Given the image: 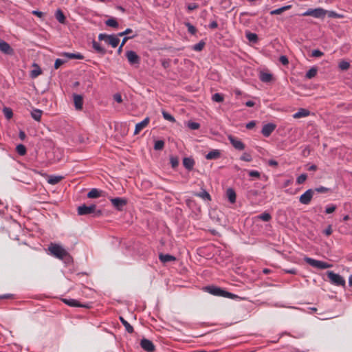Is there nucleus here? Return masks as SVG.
Returning a JSON list of instances; mask_svg holds the SVG:
<instances>
[{
    "label": "nucleus",
    "mask_w": 352,
    "mask_h": 352,
    "mask_svg": "<svg viewBox=\"0 0 352 352\" xmlns=\"http://www.w3.org/2000/svg\"><path fill=\"white\" fill-rule=\"evenodd\" d=\"M208 291L211 294H213L214 296L227 297L232 299L236 297V295L228 292H226L225 290H223L219 287H210L208 288Z\"/></svg>",
    "instance_id": "7"
},
{
    "label": "nucleus",
    "mask_w": 352,
    "mask_h": 352,
    "mask_svg": "<svg viewBox=\"0 0 352 352\" xmlns=\"http://www.w3.org/2000/svg\"><path fill=\"white\" fill-rule=\"evenodd\" d=\"M255 125H256L255 121H251L246 124V128L248 129H252L255 126Z\"/></svg>",
    "instance_id": "62"
},
{
    "label": "nucleus",
    "mask_w": 352,
    "mask_h": 352,
    "mask_svg": "<svg viewBox=\"0 0 352 352\" xmlns=\"http://www.w3.org/2000/svg\"><path fill=\"white\" fill-rule=\"evenodd\" d=\"M259 78L262 82H269L272 80V75L270 73L262 72L260 74Z\"/></svg>",
    "instance_id": "24"
},
{
    "label": "nucleus",
    "mask_w": 352,
    "mask_h": 352,
    "mask_svg": "<svg viewBox=\"0 0 352 352\" xmlns=\"http://www.w3.org/2000/svg\"><path fill=\"white\" fill-rule=\"evenodd\" d=\"M159 259L162 263H166L170 261H175L176 258L174 256L170 254H160L159 255Z\"/></svg>",
    "instance_id": "20"
},
{
    "label": "nucleus",
    "mask_w": 352,
    "mask_h": 352,
    "mask_svg": "<svg viewBox=\"0 0 352 352\" xmlns=\"http://www.w3.org/2000/svg\"><path fill=\"white\" fill-rule=\"evenodd\" d=\"M183 165L186 169L190 170L193 168L195 161L192 158L185 157L183 160Z\"/></svg>",
    "instance_id": "21"
},
{
    "label": "nucleus",
    "mask_w": 352,
    "mask_h": 352,
    "mask_svg": "<svg viewBox=\"0 0 352 352\" xmlns=\"http://www.w3.org/2000/svg\"><path fill=\"white\" fill-rule=\"evenodd\" d=\"M349 67H350V64L347 61L342 60L339 63V68L341 70H347Z\"/></svg>",
    "instance_id": "42"
},
{
    "label": "nucleus",
    "mask_w": 352,
    "mask_h": 352,
    "mask_svg": "<svg viewBox=\"0 0 352 352\" xmlns=\"http://www.w3.org/2000/svg\"><path fill=\"white\" fill-rule=\"evenodd\" d=\"M112 205L118 210H122L123 208L127 204V200L124 198L116 197L110 199Z\"/></svg>",
    "instance_id": "9"
},
{
    "label": "nucleus",
    "mask_w": 352,
    "mask_h": 352,
    "mask_svg": "<svg viewBox=\"0 0 352 352\" xmlns=\"http://www.w3.org/2000/svg\"><path fill=\"white\" fill-rule=\"evenodd\" d=\"M120 320L122 322V324L125 327L126 331L129 333H132L134 331L133 327L122 317H120Z\"/></svg>",
    "instance_id": "29"
},
{
    "label": "nucleus",
    "mask_w": 352,
    "mask_h": 352,
    "mask_svg": "<svg viewBox=\"0 0 352 352\" xmlns=\"http://www.w3.org/2000/svg\"><path fill=\"white\" fill-rule=\"evenodd\" d=\"M50 254L58 259L69 261L70 256L67 251L63 246L56 243H50L48 247Z\"/></svg>",
    "instance_id": "1"
},
{
    "label": "nucleus",
    "mask_w": 352,
    "mask_h": 352,
    "mask_svg": "<svg viewBox=\"0 0 352 352\" xmlns=\"http://www.w3.org/2000/svg\"><path fill=\"white\" fill-rule=\"evenodd\" d=\"M302 16H311L317 19H323L327 15V10L322 8L309 9L302 14Z\"/></svg>",
    "instance_id": "6"
},
{
    "label": "nucleus",
    "mask_w": 352,
    "mask_h": 352,
    "mask_svg": "<svg viewBox=\"0 0 352 352\" xmlns=\"http://www.w3.org/2000/svg\"><path fill=\"white\" fill-rule=\"evenodd\" d=\"M246 38L252 43H256L258 41L257 34L252 32H248L246 34Z\"/></svg>",
    "instance_id": "35"
},
{
    "label": "nucleus",
    "mask_w": 352,
    "mask_h": 352,
    "mask_svg": "<svg viewBox=\"0 0 352 352\" xmlns=\"http://www.w3.org/2000/svg\"><path fill=\"white\" fill-rule=\"evenodd\" d=\"M133 33V30L131 28H127L126 30H124V32H120L118 33V36H123L124 35H128V34H130Z\"/></svg>",
    "instance_id": "57"
},
{
    "label": "nucleus",
    "mask_w": 352,
    "mask_h": 352,
    "mask_svg": "<svg viewBox=\"0 0 352 352\" xmlns=\"http://www.w3.org/2000/svg\"><path fill=\"white\" fill-rule=\"evenodd\" d=\"M248 174L250 177H252L259 178L261 176V173L258 170H249Z\"/></svg>",
    "instance_id": "52"
},
{
    "label": "nucleus",
    "mask_w": 352,
    "mask_h": 352,
    "mask_svg": "<svg viewBox=\"0 0 352 352\" xmlns=\"http://www.w3.org/2000/svg\"><path fill=\"white\" fill-rule=\"evenodd\" d=\"M0 51L8 55H12L14 53V50L10 45L2 40H0Z\"/></svg>",
    "instance_id": "15"
},
{
    "label": "nucleus",
    "mask_w": 352,
    "mask_h": 352,
    "mask_svg": "<svg viewBox=\"0 0 352 352\" xmlns=\"http://www.w3.org/2000/svg\"><path fill=\"white\" fill-rule=\"evenodd\" d=\"M64 63L65 61L63 60L57 58L54 63V69H58Z\"/></svg>",
    "instance_id": "54"
},
{
    "label": "nucleus",
    "mask_w": 352,
    "mask_h": 352,
    "mask_svg": "<svg viewBox=\"0 0 352 352\" xmlns=\"http://www.w3.org/2000/svg\"><path fill=\"white\" fill-rule=\"evenodd\" d=\"M34 69H32L30 72V76L31 78H37L39 75H41L42 74V70L41 69V68L36 64H34Z\"/></svg>",
    "instance_id": "27"
},
{
    "label": "nucleus",
    "mask_w": 352,
    "mask_h": 352,
    "mask_svg": "<svg viewBox=\"0 0 352 352\" xmlns=\"http://www.w3.org/2000/svg\"><path fill=\"white\" fill-rule=\"evenodd\" d=\"M116 35H108L106 34H100L98 35V39L100 41H104L107 44L110 45L112 47H116L120 42V39Z\"/></svg>",
    "instance_id": "3"
},
{
    "label": "nucleus",
    "mask_w": 352,
    "mask_h": 352,
    "mask_svg": "<svg viewBox=\"0 0 352 352\" xmlns=\"http://www.w3.org/2000/svg\"><path fill=\"white\" fill-rule=\"evenodd\" d=\"M327 14L330 18H337V19H341L343 17L342 14H338L336 12L333 11H328L327 10Z\"/></svg>",
    "instance_id": "45"
},
{
    "label": "nucleus",
    "mask_w": 352,
    "mask_h": 352,
    "mask_svg": "<svg viewBox=\"0 0 352 352\" xmlns=\"http://www.w3.org/2000/svg\"><path fill=\"white\" fill-rule=\"evenodd\" d=\"M336 206L330 205L326 208L325 212L327 214H331V213H333L336 210Z\"/></svg>",
    "instance_id": "56"
},
{
    "label": "nucleus",
    "mask_w": 352,
    "mask_h": 352,
    "mask_svg": "<svg viewBox=\"0 0 352 352\" xmlns=\"http://www.w3.org/2000/svg\"><path fill=\"white\" fill-rule=\"evenodd\" d=\"M74 103L76 110H81L83 105L82 96L78 94H74Z\"/></svg>",
    "instance_id": "16"
},
{
    "label": "nucleus",
    "mask_w": 352,
    "mask_h": 352,
    "mask_svg": "<svg viewBox=\"0 0 352 352\" xmlns=\"http://www.w3.org/2000/svg\"><path fill=\"white\" fill-rule=\"evenodd\" d=\"M276 125L272 123L265 124L262 129L261 133L265 137H269L275 130Z\"/></svg>",
    "instance_id": "14"
},
{
    "label": "nucleus",
    "mask_w": 352,
    "mask_h": 352,
    "mask_svg": "<svg viewBox=\"0 0 352 352\" xmlns=\"http://www.w3.org/2000/svg\"><path fill=\"white\" fill-rule=\"evenodd\" d=\"M105 23L107 25H108L109 27L116 28L118 27V23L113 18L109 19L108 20L106 21Z\"/></svg>",
    "instance_id": "37"
},
{
    "label": "nucleus",
    "mask_w": 352,
    "mask_h": 352,
    "mask_svg": "<svg viewBox=\"0 0 352 352\" xmlns=\"http://www.w3.org/2000/svg\"><path fill=\"white\" fill-rule=\"evenodd\" d=\"M307 178V176L306 174H301L296 179V182L298 184H303Z\"/></svg>",
    "instance_id": "46"
},
{
    "label": "nucleus",
    "mask_w": 352,
    "mask_h": 352,
    "mask_svg": "<svg viewBox=\"0 0 352 352\" xmlns=\"http://www.w3.org/2000/svg\"><path fill=\"white\" fill-rule=\"evenodd\" d=\"M195 196L201 198L204 200L210 201L211 197L210 194L206 191L205 190H203L200 192H196L195 193Z\"/></svg>",
    "instance_id": "26"
},
{
    "label": "nucleus",
    "mask_w": 352,
    "mask_h": 352,
    "mask_svg": "<svg viewBox=\"0 0 352 352\" xmlns=\"http://www.w3.org/2000/svg\"><path fill=\"white\" fill-rule=\"evenodd\" d=\"M314 190V192H317L319 193H326L329 191V188H327L326 187L320 186V187L315 188Z\"/></svg>",
    "instance_id": "53"
},
{
    "label": "nucleus",
    "mask_w": 352,
    "mask_h": 352,
    "mask_svg": "<svg viewBox=\"0 0 352 352\" xmlns=\"http://www.w3.org/2000/svg\"><path fill=\"white\" fill-rule=\"evenodd\" d=\"M140 346L144 351L147 352H153L155 349L153 342L146 338L141 340Z\"/></svg>",
    "instance_id": "11"
},
{
    "label": "nucleus",
    "mask_w": 352,
    "mask_h": 352,
    "mask_svg": "<svg viewBox=\"0 0 352 352\" xmlns=\"http://www.w3.org/2000/svg\"><path fill=\"white\" fill-rule=\"evenodd\" d=\"M226 195L230 203L234 204L236 201V193L232 188H228L226 191Z\"/></svg>",
    "instance_id": "23"
},
{
    "label": "nucleus",
    "mask_w": 352,
    "mask_h": 352,
    "mask_svg": "<svg viewBox=\"0 0 352 352\" xmlns=\"http://www.w3.org/2000/svg\"><path fill=\"white\" fill-rule=\"evenodd\" d=\"M240 159L245 162H251L252 160V156L250 154L246 153H243L241 156Z\"/></svg>",
    "instance_id": "48"
},
{
    "label": "nucleus",
    "mask_w": 352,
    "mask_h": 352,
    "mask_svg": "<svg viewBox=\"0 0 352 352\" xmlns=\"http://www.w3.org/2000/svg\"><path fill=\"white\" fill-rule=\"evenodd\" d=\"M55 17L60 23L65 24L66 18L61 10L58 9L56 10Z\"/></svg>",
    "instance_id": "22"
},
{
    "label": "nucleus",
    "mask_w": 352,
    "mask_h": 352,
    "mask_svg": "<svg viewBox=\"0 0 352 352\" xmlns=\"http://www.w3.org/2000/svg\"><path fill=\"white\" fill-rule=\"evenodd\" d=\"M3 112H4V115L5 116L8 118V119H10L12 116H13V113H12V111L11 109H8V108H5L3 109Z\"/></svg>",
    "instance_id": "49"
},
{
    "label": "nucleus",
    "mask_w": 352,
    "mask_h": 352,
    "mask_svg": "<svg viewBox=\"0 0 352 352\" xmlns=\"http://www.w3.org/2000/svg\"><path fill=\"white\" fill-rule=\"evenodd\" d=\"M63 56H64L69 59H79V60L83 59V56L79 53L75 54V53L65 52L63 54Z\"/></svg>",
    "instance_id": "28"
},
{
    "label": "nucleus",
    "mask_w": 352,
    "mask_h": 352,
    "mask_svg": "<svg viewBox=\"0 0 352 352\" xmlns=\"http://www.w3.org/2000/svg\"><path fill=\"white\" fill-rule=\"evenodd\" d=\"M257 218L263 221H269L272 219V217L268 212H265L257 216Z\"/></svg>",
    "instance_id": "36"
},
{
    "label": "nucleus",
    "mask_w": 352,
    "mask_h": 352,
    "mask_svg": "<svg viewBox=\"0 0 352 352\" xmlns=\"http://www.w3.org/2000/svg\"><path fill=\"white\" fill-rule=\"evenodd\" d=\"M218 27V23L217 21H213L209 24V28L211 29H215Z\"/></svg>",
    "instance_id": "64"
},
{
    "label": "nucleus",
    "mask_w": 352,
    "mask_h": 352,
    "mask_svg": "<svg viewBox=\"0 0 352 352\" xmlns=\"http://www.w3.org/2000/svg\"><path fill=\"white\" fill-rule=\"evenodd\" d=\"M221 153L219 150L213 149L206 155V158L209 160H217L221 157Z\"/></svg>",
    "instance_id": "17"
},
{
    "label": "nucleus",
    "mask_w": 352,
    "mask_h": 352,
    "mask_svg": "<svg viewBox=\"0 0 352 352\" xmlns=\"http://www.w3.org/2000/svg\"><path fill=\"white\" fill-rule=\"evenodd\" d=\"M43 111L40 109H35L31 112V116L33 119L36 121H40L41 118Z\"/></svg>",
    "instance_id": "30"
},
{
    "label": "nucleus",
    "mask_w": 352,
    "mask_h": 352,
    "mask_svg": "<svg viewBox=\"0 0 352 352\" xmlns=\"http://www.w3.org/2000/svg\"><path fill=\"white\" fill-rule=\"evenodd\" d=\"M184 24L187 27L188 31L189 33H190L191 34H193V35L196 34L197 29L195 26H193L189 22H186Z\"/></svg>",
    "instance_id": "40"
},
{
    "label": "nucleus",
    "mask_w": 352,
    "mask_h": 352,
    "mask_svg": "<svg viewBox=\"0 0 352 352\" xmlns=\"http://www.w3.org/2000/svg\"><path fill=\"white\" fill-rule=\"evenodd\" d=\"M113 98H114V100H115L117 102H118V103H120V102H122V96H121V95H120V94H115V95L113 96Z\"/></svg>",
    "instance_id": "60"
},
{
    "label": "nucleus",
    "mask_w": 352,
    "mask_h": 352,
    "mask_svg": "<svg viewBox=\"0 0 352 352\" xmlns=\"http://www.w3.org/2000/svg\"><path fill=\"white\" fill-rule=\"evenodd\" d=\"M162 116L164 117V118L166 120H168L171 122H175V118L171 116L170 113H168V112L165 111H162Z\"/></svg>",
    "instance_id": "41"
},
{
    "label": "nucleus",
    "mask_w": 352,
    "mask_h": 352,
    "mask_svg": "<svg viewBox=\"0 0 352 352\" xmlns=\"http://www.w3.org/2000/svg\"><path fill=\"white\" fill-rule=\"evenodd\" d=\"M318 70L316 67H311L307 73H306V78L308 79H311L312 78L315 77L317 74Z\"/></svg>",
    "instance_id": "32"
},
{
    "label": "nucleus",
    "mask_w": 352,
    "mask_h": 352,
    "mask_svg": "<svg viewBox=\"0 0 352 352\" xmlns=\"http://www.w3.org/2000/svg\"><path fill=\"white\" fill-rule=\"evenodd\" d=\"M188 127L192 130H197L200 127V124L197 122H191L188 123Z\"/></svg>",
    "instance_id": "50"
},
{
    "label": "nucleus",
    "mask_w": 352,
    "mask_h": 352,
    "mask_svg": "<svg viewBox=\"0 0 352 352\" xmlns=\"http://www.w3.org/2000/svg\"><path fill=\"white\" fill-rule=\"evenodd\" d=\"M77 211L79 215L92 214L93 217H98L102 214V211L100 210H97L96 206L94 204L80 206L78 207Z\"/></svg>",
    "instance_id": "2"
},
{
    "label": "nucleus",
    "mask_w": 352,
    "mask_h": 352,
    "mask_svg": "<svg viewBox=\"0 0 352 352\" xmlns=\"http://www.w3.org/2000/svg\"><path fill=\"white\" fill-rule=\"evenodd\" d=\"M291 8V6H283V7H281L280 8H278V9H276V10H272L270 12V14L271 15H277V14H282L283 12L289 10V8Z\"/></svg>",
    "instance_id": "31"
},
{
    "label": "nucleus",
    "mask_w": 352,
    "mask_h": 352,
    "mask_svg": "<svg viewBox=\"0 0 352 352\" xmlns=\"http://www.w3.org/2000/svg\"><path fill=\"white\" fill-rule=\"evenodd\" d=\"M170 163L171 166L175 168L179 165V159L177 157L171 156L170 157Z\"/></svg>",
    "instance_id": "44"
},
{
    "label": "nucleus",
    "mask_w": 352,
    "mask_h": 352,
    "mask_svg": "<svg viewBox=\"0 0 352 352\" xmlns=\"http://www.w3.org/2000/svg\"><path fill=\"white\" fill-rule=\"evenodd\" d=\"M150 119L148 117L145 118L142 122L136 124L134 135H138L140 132L148 126L149 124Z\"/></svg>",
    "instance_id": "13"
},
{
    "label": "nucleus",
    "mask_w": 352,
    "mask_h": 352,
    "mask_svg": "<svg viewBox=\"0 0 352 352\" xmlns=\"http://www.w3.org/2000/svg\"><path fill=\"white\" fill-rule=\"evenodd\" d=\"M314 195V190L313 189H309L306 190L302 195L299 197V201L302 204L308 205Z\"/></svg>",
    "instance_id": "8"
},
{
    "label": "nucleus",
    "mask_w": 352,
    "mask_h": 352,
    "mask_svg": "<svg viewBox=\"0 0 352 352\" xmlns=\"http://www.w3.org/2000/svg\"><path fill=\"white\" fill-rule=\"evenodd\" d=\"M93 48L96 52L100 53L101 54H104L106 53V50L104 47H102L100 44L95 41L92 42Z\"/></svg>",
    "instance_id": "25"
},
{
    "label": "nucleus",
    "mask_w": 352,
    "mask_h": 352,
    "mask_svg": "<svg viewBox=\"0 0 352 352\" xmlns=\"http://www.w3.org/2000/svg\"><path fill=\"white\" fill-rule=\"evenodd\" d=\"M135 36V34H133V35H131V36H126V37H124V38L122 39V41L121 45H122V46H124V44L126 43V42L129 39L132 38H134Z\"/></svg>",
    "instance_id": "59"
},
{
    "label": "nucleus",
    "mask_w": 352,
    "mask_h": 352,
    "mask_svg": "<svg viewBox=\"0 0 352 352\" xmlns=\"http://www.w3.org/2000/svg\"><path fill=\"white\" fill-rule=\"evenodd\" d=\"M62 178L63 177L60 176H51L48 179L47 182L49 184L54 185L59 183L61 181Z\"/></svg>",
    "instance_id": "33"
},
{
    "label": "nucleus",
    "mask_w": 352,
    "mask_h": 352,
    "mask_svg": "<svg viewBox=\"0 0 352 352\" xmlns=\"http://www.w3.org/2000/svg\"><path fill=\"white\" fill-rule=\"evenodd\" d=\"M205 45L204 42H199V43L195 45L192 49L195 51L199 52L201 51Z\"/></svg>",
    "instance_id": "47"
},
{
    "label": "nucleus",
    "mask_w": 352,
    "mask_h": 352,
    "mask_svg": "<svg viewBox=\"0 0 352 352\" xmlns=\"http://www.w3.org/2000/svg\"><path fill=\"white\" fill-rule=\"evenodd\" d=\"M212 99L214 102H221L223 101L224 98H223V95L217 93V94H214V95H212Z\"/></svg>",
    "instance_id": "43"
},
{
    "label": "nucleus",
    "mask_w": 352,
    "mask_h": 352,
    "mask_svg": "<svg viewBox=\"0 0 352 352\" xmlns=\"http://www.w3.org/2000/svg\"><path fill=\"white\" fill-rule=\"evenodd\" d=\"M280 61L283 65H287L289 63L287 58L285 56H281L280 57Z\"/></svg>",
    "instance_id": "61"
},
{
    "label": "nucleus",
    "mask_w": 352,
    "mask_h": 352,
    "mask_svg": "<svg viewBox=\"0 0 352 352\" xmlns=\"http://www.w3.org/2000/svg\"><path fill=\"white\" fill-rule=\"evenodd\" d=\"M228 140H230L231 144L237 150L242 151L245 148L244 144L238 138L230 135L228 137Z\"/></svg>",
    "instance_id": "12"
},
{
    "label": "nucleus",
    "mask_w": 352,
    "mask_h": 352,
    "mask_svg": "<svg viewBox=\"0 0 352 352\" xmlns=\"http://www.w3.org/2000/svg\"><path fill=\"white\" fill-rule=\"evenodd\" d=\"M327 276L332 284L337 286L345 285V280L340 274L329 271L327 272Z\"/></svg>",
    "instance_id": "5"
},
{
    "label": "nucleus",
    "mask_w": 352,
    "mask_h": 352,
    "mask_svg": "<svg viewBox=\"0 0 352 352\" xmlns=\"http://www.w3.org/2000/svg\"><path fill=\"white\" fill-rule=\"evenodd\" d=\"M324 234H326L327 236H329L332 233V228H331V226H329L328 228L324 230Z\"/></svg>",
    "instance_id": "63"
},
{
    "label": "nucleus",
    "mask_w": 352,
    "mask_h": 352,
    "mask_svg": "<svg viewBox=\"0 0 352 352\" xmlns=\"http://www.w3.org/2000/svg\"><path fill=\"white\" fill-rule=\"evenodd\" d=\"M304 260L307 264L310 265L311 266H312L314 267L318 268V269H321V270L328 269V268L331 267V266H332L331 265H330L326 262L316 260V259H314V258H311L309 257H305Z\"/></svg>",
    "instance_id": "4"
},
{
    "label": "nucleus",
    "mask_w": 352,
    "mask_h": 352,
    "mask_svg": "<svg viewBox=\"0 0 352 352\" xmlns=\"http://www.w3.org/2000/svg\"><path fill=\"white\" fill-rule=\"evenodd\" d=\"M126 57L131 65H138L140 63V58L134 51H127L126 52Z\"/></svg>",
    "instance_id": "10"
},
{
    "label": "nucleus",
    "mask_w": 352,
    "mask_h": 352,
    "mask_svg": "<svg viewBox=\"0 0 352 352\" xmlns=\"http://www.w3.org/2000/svg\"><path fill=\"white\" fill-rule=\"evenodd\" d=\"M324 55V53L319 50H314L311 52L313 57H321Z\"/></svg>",
    "instance_id": "51"
},
{
    "label": "nucleus",
    "mask_w": 352,
    "mask_h": 352,
    "mask_svg": "<svg viewBox=\"0 0 352 352\" xmlns=\"http://www.w3.org/2000/svg\"><path fill=\"white\" fill-rule=\"evenodd\" d=\"M102 195V191L98 188H92L87 194V197L90 199H96Z\"/></svg>",
    "instance_id": "19"
},
{
    "label": "nucleus",
    "mask_w": 352,
    "mask_h": 352,
    "mask_svg": "<svg viewBox=\"0 0 352 352\" xmlns=\"http://www.w3.org/2000/svg\"><path fill=\"white\" fill-rule=\"evenodd\" d=\"M198 8V5L195 3H190L187 6V9L189 12L195 10Z\"/></svg>",
    "instance_id": "58"
},
{
    "label": "nucleus",
    "mask_w": 352,
    "mask_h": 352,
    "mask_svg": "<svg viewBox=\"0 0 352 352\" xmlns=\"http://www.w3.org/2000/svg\"><path fill=\"white\" fill-rule=\"evenodd\" d=\"M164 147V142L163 140H157L155 142L154 149L156 151L162 150Z\"/></svg>",
    "instance_id": "38"
},
{
    "label": "nucleus",
    "mask_w": 352,
    "mask_h": 352,
    "mask_svg": "<svg viewBox=\"0 0 352 352\" xmlns=\"http://www.w3.org/2000/svg\"><path fill=\"white\" fill-rule=\"evenodd\" d=\"M34 15L39 17L40 19H43V17L46 15L45 12H40L38 10H33L32 12Z\"/></svg>",
    "instance_id": "55"
},
{
    "label": "nucleus",
    "mask_w": 352,
    "mask_h": 352,
    "mask_svg": "<svg viewBox=\"0 0 352 352\" xmlns=\"http://www.w3.org/2000/svg\"><path fill=\"white\" fill-rule=\"evenodd\" d=\"M64 302L71 307H83L78 301L74 299L65 300Z\"/></svg>",
    "instance_id": "34"
},
{
    "label": "nucleus",
    "mask_w": 352,
    "mask_h": 352,
    "mask_svg": "<svg viewBox=\"0 0 352 352\" xmlns=\"http://www.w3.org/2000/svg\"><path fill=\"white\" fill-rule=\"evenodd\" d=\"M16 152L20 155H24L25 153H26V148L24 145L23 144H19L16 146Z\"/></svg>",
    "instance_id": "39"
},
{
    "label": "nucleus",
    "mask_w": 352,
    "mask_h": 352,
    "mask_svg": "<svg viewBox=\"0 0 352 352\" xmlns=\"http://www.w3.org/2000/svg\"><path fill=\"white\" fill-rule=\"evenodd\" d=\"M310 111L306 109L301 108L296 113L293 115V118L295 119H298L301 118H305L309 116Z\"/></svg>",
    "instance_id": "18"
}]
</instances>
